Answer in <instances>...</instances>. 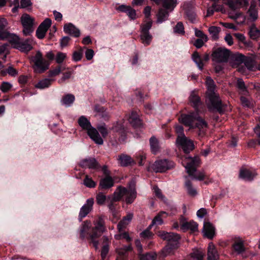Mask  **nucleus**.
<instances>
[{
	"instance_id": "f257e3e1",
	"label": "nucleus",
	"mask_w": 260,
	"mask_h": 260,
	"mask_svg": "<svg viewBox=\"0 0 260 260\" xmlns=\"http://www.w3.org/2000/svg\"><path fill=\"white\" fill-rule=\"evenodd\" d=\"M45 56L49 60L44 59L42 53L38 51L36 55L31 57V60L34 63L33 69L36 73L41 74L48 70L50 63L49 61L53 60L55 57L52 51L47 53Z\"/></svg>"
},
{
	"instance_id": "f03ea898",
	"label": "nucleus",
	"mask_w": 260,
	"mask_h": 260,
	"mask_svg": "<svg viewBox=\"0 0 260 260\" xmlns=\"http://www.w3.org/2000/svg\"><path fill=\"white\" fill-rule=\"evenodd\" d=\"M187 159V162H186L185 168L188 175L192 176L194 179L199 180H204L205 177L204 172H200L197 175L194 174L196 168L200 163V158L198 156H194L193 157H188Z\"/></svg>"
},
{
	"instance_id": "7ed1b4c3",
	"label": "nucleus",
	"mask_w": 260,
	"mask_h": 260,
	"mask_svg": "<svg viewBox=\"0 0 260 260\" xmlns=\"http://www.w3.org/2000/svg\"><path fill=\"white\" fill-rule=\"evenodd\" d=\"M94 226L92 229L90 234V238L93 246L96 249L98 248L99 242L96 239L99 238L105 230L104 220L102 217H99L94 221Z\"/></svg>"
},
{
	"instance_id": "20e7f679",
	"label": "nucleus",
	"mask_w": 260,
	"mask_h": 260,
	"mask_svg": "<svg viewBox=\"0 0 260 260\" xmlns=\"http://www.w3.org/2000/svg\"><path fill=\"white\" fill-rule=\"evenodd\" d=\"M247 250V248L245 247L242 239L239 237H235L231 247V254L235 256L240 255L243 258H246L248 257Z\"/></svg>"
},
{
	"instance_id": "39448f33",
	"label": "nucleus",
	"mask_w": 260,
	"mask_h": 260,
	"mask_svg": "<svg viewBox=\"0 0 260 260\" xmlns=\"http://www.w3.org/2000/svg\"><path fill=\"white\" fill-rule=\"evenodd\" d=\"M152 21L149 20L144 22L140 25V39L142 43L145 45H149L152 39V36L150 34L149 30L152 27Z\"/></svg>"
},
{
	"instance_id": "423d86ee",
	"label": "nucleus",
	"mask_w": 260,
	"mask_h": 260,
	"mask_svg": "<svg viewBox=\"0 0 260 260\" xmlns=\"http://www.w3.org/2000/svg\"><path fill=\"white\" fill-rule=\"evenodd\" d=\"M206 104L210 110H216L219 113L222 112V103L218 93L206 95Z\"/></svg>"
},
{
	"instance_id": "0eeeda50",
	"label": "nucleus",
	"mask_w": 260,
	"mask_h": 260,
	"mask_svg": "<svg viewBox=\"0 0 260 260\" xmlns=\"http://www.w3.org/2000/svg\"><path fill=\"white\" fill-rule=\"evenodd\" d=\"M212 60L216 63L228 62V49L225 48H214L211 55Z\"/></svg>"
},
{
	"instance_id": "6e6552de",
	"label": "nucleus",
	"mask_w": 260,
	"mask_h": 260,
	"mask_svg": "<svg viewBox=\"0 0 260 260\" xmlns=\"http://www.w3.org/2000/svg\"><path fill=\"white\" fill-rule=\"evenodd\" d=\"M174 167V163L167 159H160L155 161L151 166V169L156 173H162Z\"/></svg>"
},
{
	"instance_id": "1a4fd4ad",
	"label": "nucleus",
	"mask_w": 260,
	"mask_h": 260,
	"mask_svg": "<svg viewBox=\"0 0 260 260\" xmlns=\"http://www.w3.org/2000/svg\"><path fill=\"white\" fill-rule=\"evenodd\" d=\"M200 116L197 112L181 114L179 120L186 126L194 128V125Z\"/></svg>"
},
{
	"instance_id": "9d476101",
	"label": "nucleus",
	"mask_w": 260,
	"mask_h": 260,
	"mask_svg": "<svg viewBox=\"0 0 260 260\" xmlns=\"http://www.w3.org/2000/svg\"><path fill=\"white\" fill-rule=\"evenodd\" d=\"M159 236L164 240L167 241L172 248H177L178 247L177 244L180 239L179 234L162 231L159 232Z\"/></svg>"
},
{
	"instance_id": "9b49d317",
	"label": "nucleus",
	"mask_w": 260,
	"mask_h": 260,
	"mask_svg": "<svg viewBox=\"0 0 260 260\" xmlns=\"http://www.w3.org/2000/svg\"><path fill=\"white\" fill-rule=\"evenodd\" d=\"M176 143L185 153H189L195 148L193 141L186 137L177 138Z\"/></svg>"
},
{
	"instance_id": "f8f14e48",
	"label": "nucleus",
	"mask_w": 260,
	"mask_h": 260,
	"mask_svg": "<svg viewBox=\"0 0 260 260\" xmlns=\"http://www.w3.org/2000/svg\"><path fill=\"white\" fill-rule=\"evenodd\" d=\"M21 21L23 27V34L25 36L29 35L34 31V19L28 14H25L22 15Z\"/></svg>"
},
{
	"instance_id": "ddd939ff",
	"label": "nucleus",
	"mask_w": 260,
	"mask_h": 260,
	"mask_svg": "<svg viewBox=\"0 0 260 260\" xmlns=\"http://www.w3.org/2000/svg\"><path fill=\"white\" fill-rule=\"evenodd\" d=\"M243 63L244 64H241L237 69V71L243 74H246L247 71H255L256 68L255 61L251 57L245 56Z\"/></svg>"
},
{
	"instance_id": "4468645a",
	"label": "nucleus",
	"mask_w": 260,
	"mask_h": 260,
	"mask_svg": "<svg viewBox=\"0 0 260 260\" xmlns=\"http://www.w3.org/2000/svg\"><path fill=\"white\" fill-rule=\"evenodd\" d=\"M194 128L197 129V134L200 138L204 137L208 128L207 122L200 117L194 125Z\"/></svg>"
},
{
	"instance_id": "2eb2a0df",
	"label": "nucleus",
	"mask_w": 260,
	"mask_h": 260,
	"mask_svg": "<svg viewBox=\"0 0 260 260\" xmlns=\"http://www.w3.org/2000/svg\"><path fill=\"white\" fill-rule=\"evenodd\" d=\"M245 56L239 53H234L229 50V64L233 68H239L243 63Z\"/></svg>"
},
{
	"instance_id": "dca6fc26",
	"label": "nucleus",
	"mask_w": 260,
	"mask_h": 260,
	"mask_svg": "<svg viewBox=\"0 0 260 260\" xmlns=\"http://www.w3.org/2000/svg\"><path fill=\"white\" fill-rule=\"evenodd\" d=\"M51 25V20L49 18H46L41 23L36 31V36L40 39H42L45 36L46 33Z\"/></svg>"
},
{
	"instance_id": "f3484780",
	"label": "nucleus",
	"mask_w": 260,
	"mask_h": 260,
	"mask_svg": "<svg viewBox=\"0 0 260 260\" xmlns=\"http://www.w3.org/2000/svg\"><path fill=\"white\" fill-rule=\"evenodd\" d=\"M180 223V229L184 232L190 231L191 233H193L198 230V223L193 220L187 221L185 220H181Z\"/></svg>"
},
{
	"instance_id": "a211bd4d",
	"label": "nucleus",
	"mask_w": 260,
	"mask_h": 260,
	"mask_svg": "<svg viewBox=\"0 0 260 260\" xmlns=\"http://www.w3.org/2000/svg\"><path fill=\"white\" fill-rule=\"evenodd\" d=\"M80 165L82 168L97 169L100 168V165L94 158H85L82 160Z\"/></svg>"
},
{
	"instance_id": "6ab92c4d",
	"label": "nucleus",
	"mask_w": 260,
	"mask_h": 260,
	"mask_svg": "<svg viewBox=\"0 0 260 260\" xmlns=\"http://www.w3.org/2000/svg\"><path fill=\"white\" fill-rule=\"evenodd\" d=\"M87 133L90 138L96 144L102 145L103 144V140L95 128L92 127L88 129Z\"/></svg>"
},
{
	"instance_id": "aec40b11",
	"label": "nucleus",
	"mask_w": 260,
	"mask_h": 260,
	"mask_svg": "<svg viewBox=\"0 0 260 260\" xmlns=\"http://www.w3.org/2000/svg\"><path fill=\"white\" fill-rule=\"evenodd\" d=\"M93 203L92 198L87 200L86 203L82 207L79 212V216L81 219L85 217L91 211Z\"/></svg>"
},
{
	"instance_id": "412c9836",
	"label": "nucleus",
	"mask_w": 260,
	"mask_h": 260,
	"mask_svg": "<svg viewBox=\"0 0 260 260\" xmlns=\"http://www.w3.org/2000/svg\"><path fill=\"white\" fill-rule=\"evenodd\" d=\"M5 39L7 40L13 47L15 48H16V46L19 45V43L20 41L19 38L17 36L11 34L8 31L4 32L0 38V40Z\"/></svg>"
},
{
	"instance_id": "4be33fe9",
	"label": "nucleus",
	"mask_w": 260,
	"mask_h": 260,
	"mask_svg": "<svg viewBox=\"0 0 260 260\" xmlns=\"http://www.w3.org/2000/svg\"><path fill=\"white\" fill-rule=\"evenodd\" d=\"M203 232L206 237L212 239L215 235V228L210 222H205L204 224Z\"/></svg>"
},
{
	"instance_id": "5701e85b",
	"label": "nucleus",
	"mask_w": 260,
	"mask_h": 260,
	"mask_svg": "<svg viewBox=\"0 0 260 260\" xmlns=\"http://www.w3.org/2000/svg\"><path fill=\"white\" fill-rule=\"evenodd\" d=\"M229 8L233 10L242 7H247L248 2L247 0H229Z\"/></svg>"
},
{
	"instance_id": "b1692460",
	"label": "nucleus",
	"mask_w": 260,
	"mask_h": 260,
	"mask_svg": "<svg viewBox=\"0 0 260 260\" xmlns=\"http://www.w3.org/2000/svg\"><path fill=\"white\" fill-rule=\"evenodd\" d=\"M128 121L135 128L141 127L142 126L141 120L139 118L138 115L136 111H132L128 118Z\"/></svg>"
},
{
	"instance_id": "393cba45",
	"label": "nucleus",
	"mask_w": 260,
	"mask_h": 260,
	"mask_svg": "<svg viewBox=\"0 0 260 260\" xmlns=\"http://www.w3.org/2000/svg\"><path fill=\"white\" fill-rule=\"evenodd\" d=\"M218 256L219 255L215 245L212 242H210L208 247V260H217L218 258Z\"/></svg>"
},
{
	"instance_id": "a878e982",
	"label": "nucleus",
	"mask_w": 260,
	"mask_h": 260,
	"mask_svg": "<svg viewBox=\"0 0 260 260\" xmlns=\"http://www.w3.org/2000/svg\"><path fill=\"white\" fill-rule=\"evenodd\" d=\"M117 9L121 12H126L131 19L134 20L137 18L136 10L131 6H126L122 5L119 6Z\"/></svg>"
},
{
	"instance_id": "bb28decb",
	"label": "nucleus",
	"mask_w": 260,
	"mask_h": 260,
	"mask_svg": "<svg viewBox=\"0 0 260 260\" xmlns=\"http://www.w3.org/2000/svg\"><path fill=\"white\" fill-rule=\"evenodd\" d=\"M137 197V192L136 191L135 185L134 184L129 185L128 192L126 194L125 202L127 204L132 203Z\"/></svg>"
},
{
	"instance_id": "cd10ccee",
	"label": "nucleus",
	"mask_w": 260,
	"mask_h": 260,
	"mask_svg": "<svg viewBox=\"0 0 260 260\" xmlns=\"http://www.w3.org/2000/svg\"><path fill=\"white\" fill-rule=\"evenodd\" d=\"M64 31L66 33L72 35L75 37L80 36V31L72 23L66 24L64 25Z\"/></svg>"
},
{
	"instance_id": "c85d7f7f",
	"label": "nucleus",
	"mask_w": 260,
	"mask_h": 260,
	"mask_svg": "<svg viewBox=\"0 0 260 260\" xmlns=\"http://www.w3.org/2000/svg\"><path fill=\"white\" fill-rule=\"evenodd\" d=\"M133 217V214L129 213L126 216L123 217L122 219L117 224V229L119 232L122 231L126 227L132 220Z\"/></svg>"
},
{
	"instance_id": "c756f323",
	"label": "nucleus",
	"mask_w": 260,
	"mask_h": 260,
	"mask_svg": "<svg viewBox=\"0 0 260 260\" xmlns=\"http://www.w3.org/2000/svg\"><path fill=\"white\" fill-rule=\"evenodd\" d=\"M32 40L28 39L24 42L19 43V45L16 46V48L23 52H28L32 48L31 46Z\"/></svg>"
},
{
	"instance_id": "7c9ffc66",
	"label": "nucleus",
	"mask_w": 260,
	"mask_h": 260,
	"mask_svg": "<svg viewBox=\"0 0 260 260\" xmlns=\"http://www.w3.org/2000/svg\"><path fill=\"white\" fill-rule=\"evenodd\" d=\"M149 143L151 152L153 154H156L160 150L159 142L155 136H152L149 139Z\"/></svg>"
},
{
	"instance_id": "2f4dec72",
	"label": "nucleus",
	"mask_w": 260,
	"mask_h": 260,
	"mask_svg": "<svg viewBox=\"0 0 260 260\" xmlns=\"http://www.w3.org/2000/svg\"><path fill=\"white\" fill-rule=\"evenodd\" d=\"M189 100L191 105L195 109H197L201 104L200 98L194 91L191 92L189 98Z\"/></svg>"
},
{
	"instance_id": "473e14b6",
	"label": "nucleus",
	"mask_w": 260,
	"mask_h": 260,
	"mask_svg": "<svg viewBox=\"0 0 260 260\" xmlns=\"http://www.w3.org/2000/svg\"><path fill=\"white\" fill-rule=\"evenodd\" d=\"M247 16L249 20L251 21L256 20L257 18V11L256 8V5L254 4H251L249 10L247 12Z\"/></svg>"
},
{
	"instance_id": "72a5a7b5",
	"label": "nucleus",
	"mask_w": 260,
	"mask_h": 260,
	"mask_svg": "<svg viewBox=\"0 0 260 260\" xmlns=\"http://www.w3.org/2000/svg\"><path fill=\"white\" fill-rule=\"evenodd\" d=\"M114 185V180L111 176H106L102 179L100 182V186L103 189L111 187Z\"/></svg>"
},
{
	"instance_id": "f704fd0d",
	"label": "nucleus",
	"mask_w": 260,
	"mask_h": 260,
	"mask_svg": "<svg viewBox=\"0 0 260 260\" xmlns=\"http://www.w3.org/2000/svg\"><path fill=\"white\" fill-rule=\"evenodd\" d=\"M206 84L207 87L206 95L212 93H216L215 91L216 85L214 81L210 77H207L206 80Z\"/></svg>"
},
{
	"instance_id": "c9c22d12",
	"label": "nucleus",
	"mask_w": 260,
	"mask_h": 260,
	"mask_svg": "<svg viewBox=\"0 0 260 260\" xmlns=\"http://www.w3.org/2000/svg\"><path fill=\"white\" fill-rule=\"evenodd\" d=\"M94 110L98 114L104 119H108L109 115L106 112V109L99 104H96L94 107Z\"/></svg>"
},
{
	"instance_id": "e433bc0d",
	"label": "nucleus",
	"mask_w": 260,
	"mask_h": 260,
	"mask_svg": "<svg viewBox=\"0 0 260 260\" xmlns=\"http://www.w3.org/2000/svg\"><path fill=\"white\" fill-rule=\"evenodd\" d=\"M78 122L82 128L84 130L87 131V132L92 127L89 121L87 119V118L83 116H81L78 119Z\"/></svg>"
},
{
	"instance_id": "4c0bfd02",
	"label": "nucleus",
	"mask_w": 260,
	"mask_h": 260,
	"mask_svg": "<svg viewBox=\"0 0 260 260\" xmlns=\"http://www.w3.org/2000/svg\"><path fill=\"white\" fill-rule=\"evenodd\" d=\"M119 162L121 166L126 167L133 162V159L128 155L121 154L119 156Z\"/></svg>"
},
{
	"instance_id": "58836bf2",
	"label": "nucleus",
	"mask_w": 260,
	"mask_h": 260,
	"mask_svg": "<svg viewBox=\"0 0 260 260\" xmlns=\"http://www.w3.org/2000/svg\"><path fill=\"white\" fill-rule=\"evenodd\" d=\"M169 16L168 11L162 8L159 9L158 13L156 15L157 16V23H161L162 22L166 20Z\"/></svg>"
},
{
	"instance_id": "ea45409f",
	"label": "nucleus",
	"mask_w": 260,
	"mask_h": 260,
	"mask_svg": "<svg viewBox=\"0 0 260 260\" xmlns=\"http://www.w3.org/2000/svg\"><path fill=\"white\" fill-rule=\"evenodd\" d=\"M239 177L245 180L251 181L253 179V174L251 171L243 169L240 170Z\"/></svg>"
},
{
	"instance_id": "a19ab883",
	"label": "nucleus",
	"mask_w": 260,
	"mask_h": 260,
	"mask_svg": "<svg viewBox=\"0 0 260 260\" xmlns=\"http://www.w3.org/2000/svg\"><path fill=\"white\" fill-rule=\"evenodd\" d=\"M185 186L187 189V193L189 196L194 197L197 196L198 192L197 190L193 187L192 184L190 180H186L185 183Z\"/></svg>"
},
{
	"instance_id": "79ce46f5",
	"label": "nucleus",
	"mask_w": 260,
	"mask_h": 260,
	"mask_svg": "<svg viewBox=\"0 0 260 260\" xmlns=\"http://www.w3.org/2000/svg\"><path fill=\"white\" fill-rule=\"evenodd\" d=\"M221 30L219 27L212 26L209 27L208 31L211 36V38L214 40H217L219 38V33Z\"/></svg>"
},
{
	"instance_id": "37998d69",
	"label": "nucleus",
	"mask_w": 260,
	"mask_h": 260,
	"mask_svg": "<svg viewBox=\"0 0 260 260\" xmlns=\"http://www.w3.org/2000/svg\"><path fill=\"white\" fill-rule=\"evenodd\" d=\"M54 81V79H44L41 81H40L36 85L35 87L40 89H43L45 88L48 87L52 83V82Z\"/></svg>"
},
{
	"instance_id": "c03bdc74",
	"label": "nucleus",
	"mask_w": 260,
	"mask_h": 260,
	"mask_svg": "<svg viewBox=\"0 0 260 260\" xmlns=\"http://www.w3.org/2000/svg\"><path fill=\"white\" fill-rule=\"evenodd\" d=\"M248 34L250 39L256 40L260 36V30L254 25H252L249 28Z\"/></svg>"
},
{
	"instance_id": "a18cd8bd",
	"label": "nucleus",
	"mask_w": 260,
	"mask_h": 260,
	"mask_svg": "<svg viewBox=\"0 0 260 260\" xmlns=\"http://www.w3.org/2000/svg\"><path fill=\"white\" fill-rule=\"evenodd\" d=\"M236 87L241 93L245 94V93H248L247 87L246 86L245 83L242 79H237L236 82Z\"/></svg>"
},
{
	"instance_id": "49530a36",
	"label": "nucleus",
	"mask_w": 260,
	"mask_h": 260,
	"mask_svg": "<svg viewBox=\"0 0 260 260\" xmlns=\"http://www.w3.org/2000/svg\"><path fill=\"white\" fill-rule=\"evenodd\" d=\"M176 4L177 0H162L163 7L171 11L176 7Z\"/></svg>"
},
{
	"instance_id": "de8ad7c7",
	"label": "nucleus",
	"mask_w": 260,
	"mask_h": 260,
	"mask_svg": "<svg viewBox=\"0 0 260 260\" xmlns=\"http://www.w3.org/2000/svg\"><path fill=\"white\" fill-rule=\"evenodd\" d=\"M75 100V96L72 94H67L62 98V103L67 106L71 105Z\"/></svg>"
},
{
	"instance_id": "09e8293b",
	"label": "nucleus",
	"mask_w": 260,
	"mask_h": 260,
	"mask_svg": "<svg viewBox=\"0 0 260 260\" xmlns=\"http://www.w3.org/2000/svg\"><path fill=\"white\" fill-rule=\"evenodd\" d=\"M89 227L90 222L85 221L83 222L80 232V236L82 239H84L85 237L86 234L88 231Z\"/></svg>"
},
{
	"instance_id": "8fccbe9b",
	"label": "nucleus",
	"mask_w": 260,
	"mask_h": 260,
	"mask_svg": "<svg viewBox=\"0 0 260 260\" xmlns=\"http://www.w3.org/2000/svg\"><path fill=\"white\" fill-rule=\"evenodd\" d=\"M139 255L140 260H155L157 256L156 253L152 252L147 253L145 254L141 253Z\"/></svg>"
},
{
	"instance_id": "3c124183",
	"label": "nucleus",
	"mask_w": 260,
	"mask_h": 260,
	"mask_svg": "<svg viewBox=\"0 0 260 260\" xmlns=\"http://www.w3.org/2000/svg\"><path fill=\"white\" fill-rule=\"evenodd\" d=\"M83 184L86 187L89 188L94 187L96 185V183L88 175L85 176L83 180Z\"/></svg>"
},
{
	"instance_id": "603ef678",
	"label": "nucleus",
	"mask_w": 260,
	"mask_h": 260,
	"mask_svg": "<svg viewBox=\"0 0 260 260\" xmlns=\"http://www.w3.org/2000/svg\"><path fill=\"white\" fill-rule=\"evenodd\" d=\"M151 228L152 226L149 225V226L145 230L141 233V237L145 239H151L153 236V234L150 231Z\"/></svg>"
},
{
	"instance_id": "864d4df0",
	"label": "nucleus",
	"mask_w": 260,
	"mask_h": 260,
	"mask_svg": "<svg viewBox=\"0 0 260 260\" xmlns=\"http://www.w3.org/2000/svg\"><path fill=\"white\" fill-rule=\"evenodd\" d=\"M164 212H161L154 217L152 220V223L150 224L152 226L154 225H161L163 223V220L161 218V214Z\"/></svg>"
},
{
	"instance_id": "5fc2aeb1",
	"label": "nucleus",
	"mask_w": 260,
	"mask_h": 260,
	"mask_svg": "<svg viewBox=\"0 0 260 260\" xmlns=\"http://www.w3.org/2000/svg\"><path fill=\"white\" fill-rule=\"evenodd\" d=\"M83 49H86V47L80 48L79 51H75L73 54V59L75 61H79L81 59L83 54Z\"/></svg>"
},
{
	"instance_id": "6e6d98bb",
	"label": "nucleus",
	"mask_w": 260,
	"mask_h": 260,
	"mask_svg": "<svg viewBox=\"0 0 260 260\" xmlns=\"http://www.w3.org/2000/svg\"><path fill=\"white\" fill-rule=\"evenodd\" d=\"M240 102L241 103L242 105L248 108H251L252 107V104L248 100V98L244 96H241L240 97Z\"/></svg>"
},
{
	"instance_id": "4d7b16f0",
	"label": "nucleus",
	"mask_w": 260,
	"mask_h": 260,
	"mask_svg": "<svg viewBox=\"0 0 260 260\" xmlns=\"http://www.w3.org/2000/svg\"><path fill=\"white\" fill-rule=\"evenodd\" d=\"M97 129L99 132L101 134L103 138H106L108 135V129L105 123L102 125H98Z\"/></svg>"
},
{
	"instance_id": "13d9d810",
	"label": "nucleus",
	"mask_w": 260,
	"mask_h": 260,
	"mask_svg": "<svg viewBox=\"0 0 260 260\" xmlns=\"http://www.w3.org/2000/svg\"><path fill=\"white\" fill-rule=\"evenodd\" d=\"M8 23L6 19L4 18H0V38L3 36L4 32H7L5 30V28L7 25Z\"/></svg>"
},
{
	"instance_id": "bf43d9fd",
	"label": "nucleus",
	"mask_w": 260,
	"mask_h": 260,
	"mask_svg": "<svg viewBox=\"0 0 260 260\" xmlns=\"http://www.w3.org/2000/svg\"><path fill=\"white\" fill-rule=\"evenodd\" d=\"M12 85L8 82H3L1 86L0 89L4 93L8 92L12 88Z\"/></svg>"
},
{
	"instance_id": "052dcab7",
	"label": "nucleus",
	"mask_w": 260,
	"mask_h": 260,
	"mask_svg": "<svg viewBox=\"0 0 260 260\" xmlns=\"http://www.w3.org/2000/svg\"><path fill=\"white\" fill-rule=\"evenodd\" d=\"M67 57L66 54L61 52H59L57 53L55 57V60L57 63H62L63 60Z\"/></svg>"
},
{
	"instance_id": "680f3d73",
	"label": "nucleus",
	"mask_w": 260,
	"mask_h": 260,
	"mask_svg": "<svg viewBox=\"0 0 260 260\" xmlns=\"http://www.w3.org/2000/svg\"><path fill=\"white\" fill-rule=\"evenodd\" d=\"M106 199V197L103 193H99L96 197V203L99 205H103L105 203Z\"/></svg>"
},
{
	"instance_id": "e2e57ef3",
	"label": "nucleus",
	"mask_w": 260,
	"mask_h": 260,
	"mask_svg": "<svg viewBox=\"0 0 260 260\" xmlns=\"http://www.w3.org/2000/svg\"><path fill=\"white\" fill-rule=\"evenodd\" d=\"M204 255V253L202 251L199 250H197L191 253V256L197 260H203Z\"/></svg>"
},
{
	"instance_id": "0e129e2a",
	"label": "nucleus",
	"mask_w": 260,
	"mask_h": 260,
	"mask_svg": "<svg viewBox=\"0 0 260 260\" xmlns=\"http://www.w3.org/2000/svg\"><path fill=\"white\" fill-rule=\"evenodd\" d=\"M61 72V68L60 66L57 67L55 69L51 70L48 72V76L49 77H55L58 75Z\"/></svg>"
},
{
	"instance_id": "69168bd1",
	"label": "nucleus",
	"mask_w": 260,
	"mask_h": 260,
	"mask_svg": "<svg viewBox=\"0 0 260 260\" xmlns=\"http://www.w3.org/2000/svg\"><path fill=\"white\" fill-rule=\"evenodd\" d=\"M175 132L178 135L177 138L186 137L184 134L183 127L181 125H176L175 126Z\"/></svg>"
},
{
	"instance_id": "338daca9",
	"label": "nucleus",
	"mask_w": 260,
	"mask_h": 260,
	"mask_svg": "<svg viewBox=\"0 0 260 260\" xmlns=\"http://www.w3.org/2000/svg\"><path fill=\"white\" fill-rule=\"evenodd\" d=\"M174 31L176 33L184 34V26L182 22H178L174 27Z\"/></svg>"
},
{
	"instance_id": "774afa93",
	"label": "nucleus",
	"mask_w": 260,
	"mask_h": 260,
	"mask_svg": "<svg viewBox=\"0 0 260 260\" xmlns=\"http://www.w3.org/2000/svg\"><path fill=\"white\" fill-rule=\"evenodd\" d=\"M212 7L215 11L221 12L222 13H225L226 10L223 8V5H218L216 2H214L212 4Z\"/></svg>"
}]
</instances>
